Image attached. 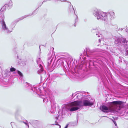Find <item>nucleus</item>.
Masks as SVG:
<instances>
[{"mask_svg":"<svg viewBox=\"0 0 128 128\" xmlns=\"http://www.w3.org/2000/svg\"><path fill=\"white\" fill-rule=\"evenodd\" d=\"M82 106V101L81 100L75 101L71 102L68 104L70 107H72L70 111L73 112L78 110L80 107Z\"/></svg>","mask_w":128,"mask_h":128,"instance_id":"1","label":"nucleus"},{"mask_svg":"<svg viewBox=\"0 0 128 128\" xmlns=\"http://www.w3.org/2000/svg\"><path fill=\"white\" fill-rule=\"evenodd\" d=\"M102 16L103 17V19L104 21L107 20H112L114 19L115 18V14L114 12H110L106 16H103V15H102Z\"/></svg>","mask_w":128,"mask_h":128,"instance_id":"2","label":"nucleus"},{"mask_svg":"<svg viewBox=\"0 0 128 128\" xmlns=\"http://www.w3.org/2000/svg\"><path fill=\"white\" fill-rule=\"evenodd\" d=\"M94 104L93 103L90 102L89 101L87 100H84L83 101V104L82 103V106H90Z\"/></svg>","mask_w":128,"mask_h":128,"instance_id":"3","label":"nucleus"},{"mask_svg":"<svg viewBox=\"0 0 128 128\" xmlns=\"http://www.w3.org/2000/svg\"><path fill=\"white\" fill-rule=\"evenodd\" d=\"M124 102L122 101H114L111 102L110 103L115 105H120L122 104Z\"/></svg>","mask_w":128,"mask_h":128,"instance_id":"4","label":"nucleus"},{"mask_svg":"<svg viewBox=\"0 0 128 128\" xmlns=\"http://www.w3.org/2000/svg\"><path fill=\"white\" fill-rule=\"evenodd\" d=\"M108 108L106 106L104 105L102 106L100 108L101 110L104 112H106V111L108 110Z\"/></svg>","mask_w":128,"mask_h":128,"instance_id":"5","label":"nucleus"},{"mask_svg":"<svg viewBox=\"0 0 128 128\" xmlns=\"http://www.w3.org/2000/svg\"><path fill=\"white\" fill-rule=\"evenodd\" d=\"M2 27L4 28L5 29H6V25L4 21H3L2 23Z\"/></svg>","mask_w":128,"mask_h":128,"instance_id":"6","label":"nucleus"},{"mask_svg":"<svg viewBox=\"0 0 128 128\" xmlns=\"http://www.w3.org/2000/svg\"><path fill=\"white\" fill-rule=\"evenodd\" d=\"M18 73L20 76H22L23 75L22 73L19 70L18 71Z\"/></svg>","mask_w":128,"mask_h":128,"instance_id":"7","label":"nucleus"},{"mask_svg":"<svg viewBox=\"0 0 128 128\" xmlns=\"http://www.w3.org/2000/svg\"><path fill=\"white\" fill-rule=\"evenodd\" d=\"M16 70V69L14 68H10V71L11 72H14Z\"/></svg>","mask_w":128,"mask_h":128,"instance_id":"8","label":"nucleus"},{"mask_svg":"<svg viewBox=\"0 0 128 128\" xmlns=\"http://www.w3.org/2000/svg\"><path fill=\"white\" fill-rule=\"evenodd\" d=\"M112 121L114 122V124H115V126H117V124L116 123V122L115 121H114L113 120H112Z\"/></svg>","mask_w":128,"mask_h":128,"instance_id":"9","label":"nucleus"},{"mask_svg":"<svg viewBox=\"0 0 128 128\" xmlns=\"http://www.w3.org/2000/svg\"><path fill=\"white\" fill-rule=\"evenodd\" d=\"M68 126V124L66 125L64 128H67Z\"/></svg>","mask_w":128,"mask_h":128,"instance_id":"10","label":"nucleus"},{"mask_svg":"<svg viewBox=\"0 0 128 128\" xmlns=\"http://www.w3.org/2000/svg\"><path fill=\"white\" fill-rule=\"evenodd\" d=\"M10 126V128H12V127L11 126Z\"/></svg>","mask_w":128,"mask_h":128,"instance_id":"11","label":"nucleus"},{"mask_svg":"<svg viewBox=\"0 0 128 128\" xmlns=\"http://www.w3.org/2000/svg\"><path fill=\"white\" fill-rule=\"evenodd\" d=\"M24 123H25V124H26L27 125H28V124H26V123H25V122H24Z\"/></svg>","mask_w":128,"mask_h":128,"instance_id":"12","label":"nucleus"}]
</instances>
